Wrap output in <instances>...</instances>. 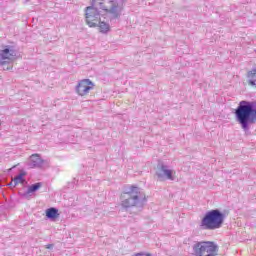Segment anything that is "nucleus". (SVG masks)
Wrapping results in <instances>:
<instances>
[{"label":"nucleus","instance_id":"1","mask_svg":"<svg viewBox=\"0 0 256 256\" xmlns=\"http://www.w3.org/2000/svg\"><path fill=\"white\" fill-rule=\"evenodd\" d=\"M127 0H92L91 6L86 7V23L89 27H98L102 35L111 33V24L105 21L107 17L113 22L121 19Z\"/></svg>","mask_w":256,"mask_h":256},{"label":"nucleus","instance_id":"16","mask_svg":"<svg viewBox=\"0 0 256 256\" xmlns=\"http://www.w3.org/2000/svg\"><path fill=\"white\" fill-rule=\"evenodd\" d=\"M10 187H13V185H15V182L13 181V179H12V181L8 184Z\"/></svg>","mask_w":256,"mask_h":256},{"label":"nucleus","instance_id":"6","mask_svg":"<svg viewBox=\"0 0 256 256\" xmlns=\"http://www.w3.org/2000/svg\"><path fill=\"white\" fill-rule=\"evenodd\" d=\"M15 57H17V51L13 47L7 46L3 50H0V65L11 63Z\"/></svg>","mask_w":256,"mask_h":256},{"label":"nucleus","instance_id":"17","mask_svg":"<svg viewBox=\"0 0 256 256\" xmlns=\"http://www.w3.org/2000/svg\"><path fill=\"white\" fill-rule=\"evenodd\" d=\"M26 1H29V0H26Z\"/></svg>","mask_w":256,"mask_h":256},{"label":"nucleus","instance_id":"9","mask_svg":"<svg viewBox=\"0 0 256 256\" xmlns=\"http://www.w3.org/2000/svg\"><path fill=\"white\" fill-rule=\"evenodd\" d=\"M28 165L30 169H41L45 165V160L39 154H32Z\"/></svg>","mask_w":256,"mask_h":256},{"label":"nucleus","instance_id":"8","mask_svg":"<svg viewBox=\"0 0 256 256\" xmlns=\"http://www.w3.org/2000/svg\"><path fill=\"white\" fill-rule=\"evenodd\" d=\"M94 87L95 84L91 80L84 79L76 86V93L80 95V97H85V95H89V91H92Z\"/></svg>","mask_w":256,"mask_h":256},{"label":"nucleus","instance_id":"12","mask_svg":"<svg viewBox=\"0 0 256 256\" xmlns=\"http://www.w3.org/2000/svg\"><path fill=\"white\" fill-rule=\"evenodd\" d=\"M46 217L47 219H50L51 221H55L59 217V210L55 207L48 208L46 210Z\"/></svg>","mask_w":256,"mask_h":256},{"label":"nucleus","instance_id":"2","mask_svg":"<svg viewBox=\"0 0 256 256\" xmlns=\"http://www.w3.org/2000/svg\"><path fill=\"white\" fill-rule=\"evenodd\" d=\"M234 115L235 120L239 123L245 135H249L251 125H255L256 123V102L240 101L238 107L235 109Z\"/></svg>","mask_w":256,"mask_h":256},{"label":"nucleus","instance_id":"3","mask_svg":"<svg viewBox=\"0 0 256 256\" xmlns=\"http://www.w3.org/2000/svg\"><path fill=\"white\" fill-rule=\"evenodd\" d=\"M147 203V196L141 188L132 185L121 195V206L123 209L131 207H143Z\"/></svg>","mask_w":256,"mask_h":256},{"label":"nucleus","instance_id":"4","mask_svg":"<svg viewBox=\"0 0 256 256\" xmlns=\"http://www.w3.org/2000/svg\"><path fill=\"white\" fill-rule=\"evenodd\" d=\"M223 223H225V214L219 209H214L206 212L200 222V227L205 231H215V229H221Z\"/></svg>","mask_w":256,"mask_h":256},{"label":"nucleus","instance_id":"15","mask_svg":"<svg viewBox=\"0 0 256 256\" xmlns=\"http://www.w3.org/2000/svg\"><path fill=\"white\" fill-rule=\"evenodd\" d=\"M52 248H53V244L46 245V249H52Z\"/></svg>","mask_w":256,"mask_h":256},{"label":"nucleus","instance_id":"14","mask_svg":"<svg viewBox=\"0 0 256 256\" xmlns=\"http://www.w3.org/2000/svg\"><path fill=\"white\" fill-rule=\"evenodd\" d=\"M133 256H153L150 253H145V252H140V253H136Z\"/></svg>","mask_w":256,"mask_h":256},{"label":"nucleus","instance_id":"5","mask_svg":"<svg viewBox=\"0 0 256 256\" xmlns=\"http://www.w3.org/2000/svg\"><path fill=\"white\" fill-rule=\"evenodd\" d=\"M219 246L211 241H195L191 246L192 256H217Z\"/></svg>","mask_w":256,"mask_h":256},{"label":"nucleus","instance_id":"11","mask_svg":"<svg viewBox=\"0 0 256 256\" xmlns=\"http://www.w3.org/2000/svg\"><path fill=\"white\" fill-rule=\"evenodd\" d=\"M246 77L248 79V85L256 87V68H252L248 71Z\"/></svg>","mask_w":256,"mask_h":256},{"label":"nucleus","instance_id":"10","mask_svg":"<svg viewBox=\"0 0 256 256\" xmlns=\"http://www.w3.org/2000/svg\"><path fill=\"white\" fill-rule=\"evenodd\" d=\"M41 187H43V183H41V182L30 185L28 187L27 191L24 192L23 197H25V199H27V197H29V195H31V193H35V191H39V189H41Z\"/></svg>","mask_w":256,"mask_h":256},{"label":"nucleus","instance_id":"13","mask_svg":"<svg viewBox=\"0 0 256 256\" xmlns=\"http://www.w3.org/2000/svg\"><path fill=\"white\" fill-rule=\"evenodd\" d=\"M23 177H25V172H22L20 174H18L16 177L13 178V187H16L19 185V183H25V179H23Z\"/></svg>","mask_w":256,"mask_h":256},{"label":"nucleus","instance_id":"7","mask_svg":"<svg viewBox=\"0 0 256 256\" xmlns=\"http://www.w3.org/2000/svg\"><path fill=\"white\" fill-rule=\"evenodd\" d=\"M156 175L160 181L167 179L168 181H175L173 177V170L169 169V166L165 164H158Z\"/></svg>","mask_w":256,"mask_h":256}]
</instances>
